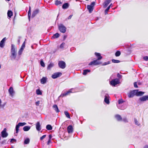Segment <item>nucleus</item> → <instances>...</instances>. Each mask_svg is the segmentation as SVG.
Listing matches in <instances>:
<instances>
[{"label":"nucleus","mask_w":148,"mask_h":148,"mask_svg":"<svg viewBox=\"0 0 148 148\" xmlns=\"http://www.w3.org/2000/svg\"><path fill=\"white\" fill-rule=\"evenodd\" d=\"M104 101L107 104H109L110 103L109 96L108 94H106L105 96Z\"/></svg>","instance_id":"ddd939ff"},{"label":"nucleus","mask_w":148,"mask_h":148,"mask_svg":"<svg viewBox=\"0 0 148 148\" xmlns=\"http://www.w3.org/2000/svg\"><path fill=\"white\" fill-rule=\"evenodd\" d=\"M26 123L25 122L23 123H19L15 127L16 133L17 134L18 132L19 128L20 126H23L26 125Z\"/></svg>","instance_id":"39448f33"},{"label":"nucleus","mask_w":148,"mask_h":148,"mask_svg":"<svg viewBox=\"0 0 148 148\" xmlns=\"http://www.w3.org/2000/svg\"><path fill=\"white\" fill-rule=\"evenodd\" d=\"M64 114L67 118L69 119H70L69 114L67 112L65 111Z\"/></svg>","instance_id":"473e14b6"},{"label":"nucleus","mask_w":148,"mask_h":148,"mask_svg":"<svg viewBox=\"0 0 148 148\" xmlns=\"http://www.w3.org/2000/svg\"><path fill=\"white\" fill-rule=\"evenodd\" d=\"M39 12V10L38 9H36L32 12V18L34 17L35 16L38 14Z\"/></svg>","instance_id":"aec40b11"},{"label":"nucleus","mask_w":148,"mask_h":148,"mask_svg":"<svg viewBox=\"0 0 148 148\" xmlns=\"http://www.w3.org/2000/svg\"><path fill=\"white\" fill-rule=\"evenodd\" d=\"M58 65L62 69H64L66 66V63L63 61H60L58 62Z\"/></svg>","instance_id":"0eeeda50"},{"label":"nucleus","mask_w":148,"mask_h":148,"mask_svg":"<svg viewBox=\"0 0 148 148\" xmlns=\"http://www.w3.org/2000/svg\"><path fill=\"white\" fill-rule=\"evenodd\" d=\"M136 95L137 96H141L144 93V92L142 91H138V90H135Z\"/></svg>","instance_id":"f3484780"},{"label":"nucleus","mask_w":148,"mask_h":148,"mask_svg":"<svg viewBox=\"0 0 148 148\" xmlns=\"http://www.w3.org/2000/svg\"><path fill=\"white\" fill-rule=\"evenodd\" d=\"M46 129L48 130H50L52 129V127L50 125H48L46 126Z\"/></svg>","instance_id":"7c9ffc66"},{"label":"nucleus","mask_w":148,"mask_h":148,"mask_svg":"<svg viewBox=\"0 0 148 148\" xmlns=\"http://www.w3.org/2000/svg\"><path fill=\"white\" fill-rule=\"evenodd\" d=\"M36 94L38 95H40L42 94V92L39 89H37L36 90Z\"/></svg>","instance_id":"4c0bfd02"},{"label":"nucleus","mask_w":148,"mask_h":148,"mask_svg":"<svg viewBox=\"0 0 148 148\" xmlns=\"http://www.w3.org/2000/svg\"><path fill=\"white\" fill-rule=\"evenodd\" d=\"M58 27L59 29L61 32L63 33L66 32V28L63 24H60L58 25Z\"/></svg>","instance_id":"7ed1b4c3"},{"label":"nucleus","mask_w":148,"mask_h":148,"mask_svg":"<svg viewBox=\"0 0 148 148\" xmlns=\"http://www.w3.org/2000/svg\"><path fill=\"white\" fill-rule=\"evenodd\" d=\"M143 59L145 61H148V56H146L144 57Z\"/></svg>","instance_id":"09e8293b"},{"label":"nucleus","mask_w":148,"mask_h":148,"mask_svg":"<svg viewBox=\"0 0 148 148\" xmlns=\"http://www.w3.org/2000/svg\"><path fill=\"white\" fill-rule=\"evenodd\" d=\"M112 61L113 63H119L120 62V61L119 60H116L114 59H112Z\"/></svg>","instance_id":"58836bf2"},{"label":"nucleus","mask_w":148,"mask_h":148,"mask_svg":"<svg viewBox=\"0 0 148 148\" xmlns=\"http://www.w3.org/2000/svg\"><path fill=\"white\" fill-rule=\"evenodd\" d=\"M74 90L73 88H71L70 89L69 91H67L65 93L62 94L60 96V97H63L69 95V94L70 93L73 92L72 91Z\"/></svg>","instance_id":"9d476101"},{"label":"nucleus","mask_w":148,"mask_h":148,"mask_svg":"<svg viewBox=\"0 0 148 148\" xmlns=\"http://www.w3.org/2000/svg\"><path fill=\"white\" fill-rule=\"evenodd\" d=\"M118 108L120 109H121V110L123 109L119 107V106H118Z\"/></svg>","instance_id":"69168bd1"},{"label":"nucleus","mask_w":148,"mask_h":148,"mask_svg":"<svg viewBox=\"0 0 148 148\" xmlns=\"http://www.w3.org/2000/svg\"><path fill=\"white\" fill-rule=\"evenodd\" d=\"M17 51L15 49V45L13 44L11 45V55L10 56L11 60H15L16 57Z\"/></svg>","instance_id":"f257e3e1"},{"label":"nucleus","mask_w":148,"mask_h":148,"mask_svg":"<svg viewBox=\"0 0 148 148\" xmlns=\"http://www.w3.org/2000/svg\"><path fill=\"white\" fill-rule=\"evenodd\" d=\"M30 129V127L29 126H25L23 127V129L24 131H27Z\"/></svg>","instance_id":"b1692460"},{"label":"nucleus","mask_w":148,"mask_h":148,"mask_svg":"<svg viewBox=\"0 0 148 148\" xmlns=\"http://www.w3.org/2000/svg\"><path fill=\"white\" fill-rule=\"evenodd\" d=\"M90 70L89 69H85L83 70V74L84 75H86L88 73L90 72Z\"/></svg>","instance_id":"bb28decb"},{"label":"nucleus","mask_w":148,"mask_h":148,"mask_svg":"<svg viewBox=\"0 0 148 148\" xmlns=\"http://www.w3.org/2000/svg\"><path fill=\"white\" fill-rule=\"evenodd\" d=\"M110 63V61H108L107 62H104L102 65L103 66L106 65L107 64H108Z\"/></svg>","instance_id":"c03bdc74"},{"label":"nucleus","mask_w":148,"mask_h":148,"mask_svg":"<svg viewBox=\"0 0 148 148\" xmlns=\"http://www.w3.org/2000/svg\"><path fill=\"white\" fill-rule=\"evenodd\" d=\"M117 77H118L120 79L122 78V75L120 74L119 73H118L117 74Z\"/></svg>","instance_id":"49530a36"},{"label":"nucleus","mask_w":148,"mask_h":148,"mask_svg":"<svg viewBox=\"0 0 148 148\" xmlns=\"http://www.w3.org/2000/svg\"><path fill=\"white\" fill-rule=\"evenodd\" d=\"M135 90L131 91L127 94L128 97L129 98L133 97L134 95H136Z\"/></svg>","instance_id":"1a4fd4ad"},{"label":"nucleus","mask_w":148,"mask_h":148,"mask_svg":"<svg viewBox=\"0 0 148 148\" xmlns=\"http://www.w3.org/2000/svg\"><path fill=\"white\" fill-rule=\"evenodd\" d=\"M101 62L99 61V60L97 59L96 60H94L92 61L88 65H97L100 64H101Z\"/></svg>","instance_id":"423d86ee"},{"label":"nucleus","mask_w":148,"mask_h":148,"mask_svg":"<svg viewBox=\"0 0 148 148\" xmlns=\"http://www.w3.org/2000/svg\"><path fill=\"white\" fill-rule=\"evenodd\" d=\"M19 38H20V37H19ZM18 44H19L20 43V39H19L18 40Z\"/></svg>","instance_id":"e2e57ef3"},{"label":"nucleus","mask_w":148,"mask_h":148,"mask_svg":"<svg viewBox=\"0 0 148 148\" xmlns=\"http://www.w3.org/2000/svg\"><path fill=\"white\" fill-rule=\"evenodd\" d=\"M40 103V101H37L35 103V104L37 106H38Z\"/></svg>","instance_id":"864d4df0"},{"label":"nucleus","mask_w":148,"mask_h":148,"mask_svg":"<svg viewBox=\"0 0 148 148\" xmlns=\"http://www.w3.org/2000/svg\"><path fill=\"white\" fill-rule=\"evenodd\" d=\"M95 55L97 57V59L98 60H99L102 58V57L101 56V54L100 53L95 52Z\"/></svg>","instance_id":"4be33fe9"},{"label":"nucleus","mask_w":148,"mask_h":148,"mask_svg":"<svg viewBox=\"0 0 148 148\" xmlns=\"http://www.w3.org/2000/svg\"><path fill=\"white\" fill-rule=\"evenodd\" d=\"M124 102V101L122 99H121L118 101V103L119 104L122 103Z\"/></svg>","instance_id":"a18cd8bd"},{"label":"nucleus","mask_w":148,"mask_h":148,"mask_svg":"<svg viewBox=\"0 0 148 148\" xmlns=\"http://www.w3.org/2000/svg\"><path fill=\"white\" fill-rule=\"evenodd\" d=\"M8 91L10 95H11L12 97H13L14 93V92L13 88L12 87H10L8 90Z\"/></svg>","instance_id":"a211bd4d"},{"label":"nucleus","mask_w":148,"mask_h":148,"mask_svg":"<svg viewBox=\"0 0 148 148\" xmlns=\"http://www.w3.org/2000/svg\"><path fill=\"white\" fill-rule=\"evenodd\" d=\"M110 6H108L107 8L105 10V15H106L108 14V10L110 9Z\"/></svg>","instance_id":"f704fd0d"},{"label":"nucleus","mask_w":148,"mask_h":148,"mask_svg":"<svg viewBox=\"0 0 148 148\" xmlns=\"http://www.w3.org/2000/svg\"><path fill=\"white\" fill-rule=\"evenodd\" d=\"M112 0H106L103 4V7L104 8H106Z\"/></svg>","instance_id":"f8f14e48"},{"label":"nucleus","mask_w":148,"mask_h":148,"mask_svg":"<svg viewBox=\"0 0 148 148\" xmlns=\"http://www.w3.org/2000/svg\"><path fill=\"white\" fill-rule=\"evenodd\" d=\"M6 40V38L5 37L0 42V47L1 48H3L5 42Z\"/></svg>","instance_id":"dca6fc26"},{"label":"nucleus","mask_w":148,"mask_h":148,"mask_svg":"<svg viewBox=\"0 0 148 148\" xmlns=\"http://www.w3.org/2000/svg\"><path fill=\"white\" fill-rule=\"evenodd\" d=\"M62 73L60 72H57L54 73L52 75V77L53 79H56L61 75Z\"/></svg>","instance_id":"9b49d317"},{"label":"nucleus","mask_w":148,"mask_h":148,"mask_svg":"<svg viewBox=\"0 0 148 148\" xmlns=\"http://www.w3.org/2000/svg\"><path fill=\"white\" fill-rule=\"evenodd\" d=\"M67 131L69 133H72L73 132V128L72 125H70L67 128Z\"/></svg>","instance_id":"6ab92c4d"},{"label":"nucleus","mask_w":148,"mask_h":148,"mask_svg":"<svg viewBox=\"0 0 148 148\" xmlns=\"http://www.w3.org/2000/svg\"><path fill=\"white\" fill-rule=\"evenodd\" d=\"M62 3V2L60 1H58V0H56L55 1V3L56 5H60V4H61Z\"/></svg>","instance_id":"e433bc0d"},{"label":"nucleus","mask_w":148,"mask_h":148,"mask_svg":"<svg viewBox=\"0 0 148 148\" xmlns=\"http://www.w3.org/2000/svg\"><path fill=\"white\" fill-rule=\"evenodd\" d=\"M41 83L42 84H45L46 82V79L45 77H43L40 80Z\"/></svg>","instance_id":"a878e982"},{"label":"nucleus","mask_w":148,"mask_h":148,"mask_svg":"<svg viewBox=\"0 0 148 148\" xmlns=\"http://www.w3.org/2000/svg\"><path fill=\"white\" fill-rule=\"evenodd\" d=\"M134 121L136 125H137L138 126H139L140 125V124L139 123L138 121L137 120L136 118L134 119Z\"/></svg>","instance_id":"2f4dec72"},{"label":"nucleus","mask_w":148,"mask_h":148,"mask_svg":"<svg viewBox=\"0 0 148 148\" xmlns=\"http://www.w3.org/2000/svg\"><path fill=\"white\" fill-rule=\"evenodd\" d=\"M29 138H27L24 140V143L25 144H28L29 142Z\"/></svg>","instance_id":"72a5a7b5"},{"label":"nucleus","mask_w":148,"mask_h":148,"mask_svg":"<svg viewBox=\"0 0 148 148\" xmlns=\"http://www.w3.org/2000/svg\"><path fill=\"white\" fill-rule=\"evenodd\" d=\"M53 108L56 112L58 113L60 112L58 107L56 104L54 105L53 106Z\"/></svg>","instance_id":"412c9836"},{"label":"nucleus","mask_w":148,"mask_h":148,"mask_svg":"<svg viewBox=\"0 0 148 148\" xmlns=\"http://www.w3.org/2000/svg\"><path fill=\"white\" fill-rule=\"evenodd\" d=\"M40 64L41 66L43 67H45V65L42 60H41L40 62Z\"/></svg>","instance_id":"ea45409f"},{"label":"nucleus","mask_w":148,"mask_h":148,"mask_svg":"<svg viewBox=\"0 0 148 148\" xmlns=\"http://www.w3.org/2000/svg\"><path fill=\"white\" fill-rule=\"evenodd\" d=\"M25 41L23 43L21 47V48H22V49H24V48L25 47Z\"/></svg>","instance_id":"37998d69"},{"label":"nucleus","mask_w":148,"mask_h":148,"mask_svg":"<svg viewBox=\"0 0 148 148\" xmlns=\"http://www.w3.org/2000/svg\"><path fill=\"white\" fill-rule=\"evenodd\" d=\"M52 137V136L51 135H49V139L51 140V138Z\"/></svg>","instance_id":"052dcab7"},{"label":"nucleus","mask_w":148,"mask_h":148,"mask_svg":"<svg viewBox=\"0 0 148 148\" xmlns=\"http://www.w3.org/2000/svg\"><path fill=\"white\" fill-rule=\"evenodd\" d=\"M144 148H148V145H146L144 146Z\"/></svg>","instance_id":"680f3d73"},{"label":"nucleus","mask_w":148,"mask_h":148,"mask_svg":"<svg viewBox=\"0 0 148 148\" xmlns=\"http://www.w3.org/2000/svg\"><path fill=\"white\" fill-rule=\"evenodd\" d=\"M6 140H4L3 141L1 142V143L2 144H4L6 143Z\"/></svg>","instance_id":"3c124183"},{"label":"nucleus","mask_w":148,"mask_h":148,"mask_svg":"<svg viewBox=\"0 0 148 148\" xmlns=\"http://www.w3.org/2000/svg\"><path fill=\"white\" fill-rule=\"evenodd\" d=\"M72 16H73V15H70L69 16L68 19H71V18H72Z\"/></svg>","instance_id":"bf43d9fd"},{"label":"nucleus","mask_w":148,"mask_h":148,"mask_svg":"<svg viewBox=\"0 0 148 148\" xmlns=\"http://www.w3.org/2000/svg\"><path fill=\"white\" fill-rule=\"evenodd\" d=\"M54 66V64L53 63H50L49 64L47 68L48 70H50L51 68Z\"/></svg>","instance_id":"c85d7f7f"},{"label":"nucleus","mask_w":148,"mask_h":148,"mask_svg":"<svg viewBox=\"0 0 148 148\" xmlns=\"http://www.w3.org/2000/svg\"><path fill=\"white\" fill-rule=\"evenodd\" d=\"M23 50V49H22V48H20L18 52V54L19 55H20L22 54Z\"/></svg>","instance_id":"a19ab883"},{"label":"nucleus","mask_w":148,"mask_h":148,"mask_svg":"<svg viewBox=\"0 0 148 148\" xmlns=\"http://www.w3.org/2000/svg\"><path fill=\"white\" fill-rule=\"evenodd\" d=\"M67 37V36H64V39L65 40Z\"/></svg>","instance_id":"0e129e2a"},{"label":"nucleus","mask_w":148,"mask_h":148,"mask_svg":"<svg viewBox=\"0 0 148 148\" xmlns=\"http://www.w3.org/2000/svg\"><path fill=\"white\" fill-rule=\"evenodd\" d=\"M95 5V2L94 1L92 2L90 5H87V8L89 12L91 13L94 9V6Z\"/></svg>","instance_id":"f03ea898"},{"label":"nucleus","mask_w":148,"mask_h":148,"mask_svg":"<svg viewBox=\"0 0 148 148\" xmlns=\"http://www.w3.org/2000/svg\"><path fill=\"white\" fill-rule=\"evenodd\" d=\"M134 86L135 88H138V86L137 84V83L136 82H135L134 83Z\"/></svg>","instance_id":"5fc2aeb1"},{"label":"nucleus","mask_w":148,"mask_h":148,"mask_svg":"<svg viewBox=\"0 0 148 148\" xmlns=\"http://www.w3.org/2000/svg\"><path fill=\"white\" fill-rule=\"evenodd\" d=\"M1 100L0 99V107L1 106Z\"/></svg>","instance_id":"338daca9"},{"label":"nucleus","mask_w":148,"mask_h":148,"mask_svg":"<svg viewBox=\"0 0 148 148\" xmlns=\"http://www.w3.org/2000/svg\"><path fill=\"white\" fill-rule=\"evenodd\" d=\"M46 136V135H44L40 138V140H42Z\"/></svg>","instance_id":"8fccbe9b"},{"label":"nucleus","mask_w":148,"mask_h":148,"mask_svg":"<svg viewBox=\"0 0 148 148\" xmlns=\"http://www.w3.org/2000/svg\"><path fill=\"white\" fill-rule=\"evenodd\" d=\"M16 140L14 138H12L11 139L10 142L13 143V142H16Z\"/></svg>","instance_id":"603ef678"},{"label":"nucleus","mask_w":148,"mask_h":148,"mask_svg":"<svg viewBox=\"0 0 148 148\" xmlns=\"http://www.w3.org/2000/svg\"><path fill=\"white\" fill-rule=\"evenodd\" d=\"M51 140L50 139H49L48 140L47 142V145H49V143H51Z\"/></svg>","instance_id":"4d7b16f0"},{"label":"nucleus","mask_w":148,"mask_h":148,"mask_svg":"<svg viewBox=\"0 0 148 148\" xmlns=\"http://www.w3.org/2000/svg\"><path fill=\"white\" fill-rule=\"evenodd\" d=\"M122 121L125 123H127L128 122L127 119L125 118H123Z\"/></svg>","instance_id":"de8ad7c7"},{"label":"nucleus","mask_w":148,"mask_h":148,"mask_svg":"<svg viewBox=\"0 0 148 148\" xmlns=\"http://www.w3.org/2000/svg\"><path fill=\"white\" fill-rule=\"evenodd\" d=\"M69 6V4L67 3H64L62 6V8L63 9H66L68 8Z\"/></svg>","instance_id":"393cba45"},{"label":"nucleus","mask_w":148,"mask_h":148,"mask_svg":"<svg viewBox=\"0 0 148 148\" xmlns=\"http://www.w3.org/2000/svg\"><path fill=\"white\" fill-rule=\"evenodd\" d=\"M112 5V4L111 3L110 4V5L109 6H110V8Z\"/></svg>","instance_id":"774afa93"},{"label":"nucleus","mask_w":148,"mask_h":148,"mask_svg":"<svg viewBox=\"0 0 148 148\" xmlns=\"http://www.w3.org/2000/svg\"><path fill=\"white\" fill-rule=\"evenodd\" d=\"M115 117L118 121H120L122 120V118L121 117L119 114H116L115 115Z\"/></svg>","instance_id":"5701e85b"},{"label":"nucleus","mask_w":148,"mask_h":148,"mask_svg":"<svg viewBox=\"0 0 148 148\" xmlns=\"http://www.w3.org/2000/svg\"><path fill=\"white\" fill-rule=\"evenodd\" d=\"M31 15V14H30L29 13H28V18H29V20H30V18Z\"/></svg>","instance_id":"13d9d810"},{"label":"nucleus","mask_w":148,"mask_h":148,"mask_svg":"<svg viewBox=\"0 0 148 148\" xmlns=\"http://www.w3.org/2000/svg\"><path fill=\"white\" fill-rule=\"evenodd\" d=\"M120 83L119 80L117 78L113 79L110 81V84L112 86H115Z\"/></svg>","instance_id":"20e7f679"},{"label":"nucleus","mask_w":148,"mask_h":148,"mask_svg":"<svg viewBox=\"0 0 148 148\" xmlns=\"http://www.w3.org/2000/svg\"><path fill=\"white\" fill-rule=\"evenodd\" d=\"M121 52L119 51H117L115 53V55L116 56L118 57L120 56L121 54Z\"/></svg>","instance_id":"c9c22d12"},{"label":"nucleus","mask_w":148,"mask_h":148,"mask_svg":"<svg viewBox=\"0 0 148 148\" xmlns=\"http://www.w3.org/2000/svg\"><path fill=\"white\" fill-rule=\"evenodd\" d=\"M139 100L141 101H143L148 100V96H144L140 97L139 98Z\"/></svg>","instance_id":"4468645a"},{"label":"nucleus","mask_w":148,"mask_h":148,"mask_svg":"<svg viewBox=\"0 0 148 148\" xmlns=\"http://www.w3.org/2000/svg\"><path fill=\"white\" fill-rule=\"evenodd\" d=\"M36 130L38 131H40L41 130V125L40 122L38 121L37 122L36 124Z\"/></svg>","instance_id":"2eb2a0df"},{"label":"nucleus","mask_w":148,"mask_h":148,"mask_svg":"<svg viewBox=\"0 0 148 148\" xmlns=\"http://www.w3.org/2000/svg\"><path fill=\"white\" fill-rule=\"evenodd\" d=\"M6 129L4 128L3 130L1 132V136L3 138H6L8 135V133L6 132Z\"/></svg>","instance_id":"6e6552de"},{"label":"nucleus","mask_w":148,"mask_h":148,"mask_svg":"<svg viewBox=\"0 0 148 148\" xmlns=\"http://www.w3.org/2000/svg\"><path fill=\"white\" fill-rule=\"evenodd\" d=\"M60 36V34L58 33H57L54 34L52 38H58Z\"/></svg>","instance_id":"c756f323"},{"label":"nucleus","mask_w":148,"mask_h":148,"mask_svg":"<svg viewBox=\"0 0 148 148\" xmlns=\"http://www.w3.org/2000/svg\"><path fill=\"white\" fill-rule=\"evenodd\" d=\"M7 14L8 16L10 18L13 15V13L11 11L8 10V12Z\"/></svg>","instance_id":"cd10ccee"},{"label":"nucleus","mask_w":148,"mask_h":148,"mask_svg":"<svg viewBox=\"0 0 148 148\" xmlns=\"http://www.w3.org/2000/svg\"><path fill=\"white\" fill-rule=\"evenodd\" d=\"M65 43L64 42H62L60 45V48H63L64 47Z\"/></svg>","instance_id":"79ce46f5"},{"label":"nucleus","mask_w":148,"mask_h":148,"mask_svg":"<svg viewBox=\"0 0 148 148\" xmlns=\"http://www.w3.org/2000/svg\"><path fill=\"white\" fill-rule=\"evenodd\" d=\"M28 13H29L30 14H31V7L30 6L29 7V9L28 12Z\"/></svg>","instance_id":"6e6d98bb"}]
</instances>
